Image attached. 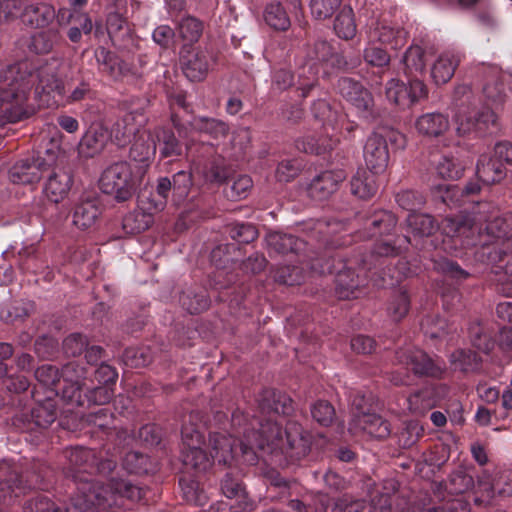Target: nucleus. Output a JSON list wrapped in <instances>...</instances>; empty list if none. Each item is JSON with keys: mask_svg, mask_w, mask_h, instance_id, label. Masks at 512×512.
Masks as SVG:
<instances>
[{"mask_svg": "<svg viewBox=\"0 0 512 512\" xmlns=\"http://www.w3.org/2000/svg\"><path fill=\"white\" fill-rule=\"evenodd\" d=\"M50 148L35 159L21 160L15 163L10 171L9 178L16 184H32L42 179L45 167L49 165Z\"/></svg>", "mask_w": 512, "mask_h": 512, "instance_id": "nucleus-7", "label": "nucleus"}, {"mask_svg": "<svg viewBox=\"0 0 512 512\" xmlns=\"http://www.w3.org/2000/svg\"><path fill=\"white\" fill-rule=\"evenodd\" d=\"M409 409L416 413H424L436 405V399L431 389H424L408 398Z\"/></svg>", "mask_w": 512, "mask_h": 512, "instance_id": "nucleus-45", "label": "nucleus"}, {"mask_svg": "<svg viewBox=\"0 0 512 512\" xmlns=\"http://www.w3.org/2000/svg\"><path fill=\"white\" fill-rule=\"evenodd\" d=\"M171 187L172 183L168 178H160L156 186V194L158 195L159 199L157 201L152 200L149 202L148 209H153L154 211L162 210L166 205V199L168 197L169 191L171 190Z\"/></svg>", "mask_w": 512, "mask_h": 512, "instance_id": "nucleus-57", "label": "nucleus"}, {"mask_svg": "<svg viewBox=\"0 0 512 512\" xmlns=\"http://www.w3.org/2000/svg\"><path fill=\"white\" fill-rule=\"evenodd\" d=\"M409 309V298L406 292L397 293L389 304L388 311L394 320L403 318Z\"/></svg>", "mask_w": 512, "mask_h": 512, "instance_id": "nucleus-53", "label": "nucleus"}, {"mask_svg": "<svg viewBox=\"0 0 512 512\" xmlns=\"http://www.w3.org/2000/svg\"><path fill=\"white\" fill-rule=\"evenodd\" d=\"M370 43L379 42L393 49L402 47L406 41V33L400 28H395L387 23H377L368 32Z\"/></svg>", "mask_w": 512, "mask_h": 512, "instance_id": "nucleus-19", "label": "nucleus"}, {"mask_svg": "<svg viewBox=\"0 0 512 512\" xmlns=\"http://www.w3.org/2000/svg\"><path fill=\"white\" fill-rule=\"evenodd\" d=\"M68 459L71 465L79 468L84 465L92 466L95 464V456L93 451L83 447L71 449L68 455Z\"/></svg>", "mask_w": 512, "mask_h": 512, "instance_id": "nucleus-56", "label": "nucleus"}, {"mask_svg": "<svg viewBox=\"0 0 512 512\" xmlns=\"http://www.w3.org/2000/svg\"><path fill=\"white\" fill-rule=\"evenodd\" d=\"M338 88L340 94L355 107L358 113L365 114L373 106L372 95L358 82L350 78H342L339 80Z\"/></svg>", "mask_w": 512, "mask_h": 512, "instance_id": "nucleus-14", "label": "nucleus"}, {"mask_svg": "<svg viewBox=\"0 0 512 512\" xmlns=\"http://www.w3.org/2000/svg\"><path fill=\"white\" fill-rule=\"evenodd\" d=\"M155 142L159 143V151L161 158H170L180 156L182 147L170 130L156 128L154 130Z\"/></svg>", "mask_w": 512, "mask_h": 512, "instance_id": "nucleus-30", "label": "nucleus"}, {"mask_svg": "<svg viewBox=\"0 0 512 512\" xmlns=\"http://www.w3.org/2000/svg\"><path fill=\"white\" fill-rule=\"evenodd\" d=\"M336 282V292L340 298L356 297L355 290L360 286V281L352 269L348 268L339 272Z\"/></svg>", "mask_w": 512, "mask_h": 512, "instance_id": "nucleus-36", "label": "nucleus"}, {"mask_svg": "<svg viewBox=\"0 0 512 512\" xmlns=\"http://www.w3.org/2000/svg\"><path fill=\"white\" fill-rule=\"evenodd\" d=\"M397 358L401 364L410 367L415 374L439 377L444 371L443 363L434 361L419 349L401 352Z\"/></svg>", "mask_w": 512, "mask_h": 512, "instance_id": "nucleus-11", "label": "nucleus"}, {"mask_svg": "<svg viewBox=\"0 0 512 512\" xmlns=\"http://www.w3.org/2000/svg\"><path fill=\"white\" fill-rule=\"evenodd\" d=\"M450 362L453 369L467 372L477 367L478 359L471 350L460 349L451 355Z\"/></svg>", "mask_w": 512, "mask_h": 512, "instance_id": "nucleus-46", "label": "nucleus"}, {"mask_svg": "<svg viewBox=\"0 0 512 512\" xmlns=\"http://www.w3.org/2000/svg\"><path fill=\"white\" fill-rule=\"evenodd\" d=\"M364 58L369 64L378 67L387 65L390 60L389 55L384 49L376 46L375 43H370L369 41L364 52Z\"/></svg>", "mask_w": 512, "mask_h": 512, "instance_id": "nucleus-55", "label": "nucleus"}, {"mask_svg": "<svg viewBox=\"0 0 512 512\" xmlns=\"http://www.w3.org/2000/svg\"><path fill=\"white\" fill-rule=\"evenodd\" d=\"M331 53L330 45L325 41L315 44L313 55L309 54V59L299 68L297 89L301 90L302 97H306L317 82L319 66L322 62L328 61Z\"/></svg>", "mask_w": 512, "mask_h": 512, "instance_id": "nucleus-6", "label": "nucleus"}, {"mask_svg": "<svg viewBox=\"0 0 512 512\" xmlns=\"http://www.w3.org/2000/svg\"><path fill=\"white\" fill-rule=\"evenodd\" d=\"M38 75L29 72L26 63L5 65L0 62V126L21 121L35 111L27 104Z\"/></svg>", "mask_w": 512, "mask_h": 512, "instance_id": "nucleus-1", "label": "nucleus"}, {"mask_svg": "<svg viewBox=\"0 0 512 512\" xmlns=\"http://www.w3.org/2000/svg\"><path fill=\"white\" fill-rule=\"evenodd\" d=\"M286 439L283 438L281 427L267 420L260 424L259 431L246 432L244 439L240 443V453L244 463L253 465L257 462V450L270 454L288 453L289 450L294 451L292 455L300 457L304 456L309 450V441L300 431V427L292 424L285 430Z\"/></svg>", "mask_w": 512, "mask_h": 512, "instance_id": "nucleus-2", "label": "nucleus"}, {"mask_svg": "<svg viewBox=\"0 0 512 512\" xmlns=\"http://www.w3.org/2000/svg\"><path fill=\"white\" fill-rule=\"evenodd\" d=\"M363 154L366 166L372 173H383L389 162L386 137L377 132L371 134L365 143Z\"/></svg>", "mask_w": 512, "mask_h": 512, "instance_id": "nucleus-10", "label": "nucleus"}, {"mask_svg": "<svg viewBox=\"0 0 512 512\" xmlns=\"http://www.w3.org/2000/svg\"><path fill=\"white\" fill-rule=\"evenodd\" d=\"M22 21L32 27L41 28L49 25L55 18L56 13L52 5L44 2L28 4L21 7L19 15Z\"/></svg>", "mask_w": 512, "mask_h": 512, "instance_id": "nucleus-20", "label": "nucleus"}, {"mask_svg": "<svg viewBox=\"0 0 512 512\" xmlns=\"http://www.w3.org/2000/svg\"><path fill=\"white\" fill-rule=\"evenodd\" d=\"M96 60L102 72L107 73L112 77H117L120 67L118 59L111 52L105 48H100L96 51Z\"/></svg>", "mask_w": 512, "mask_h": 512, "instance_id": "nucleus-49", "label": "nucleus"}, {"mask_svg": "<svg viewBox=\"0 0 512 512\" xmlns=\"http://www.w3.org/2000/svg\"><path fill=\"white\" fill-rule=\"evenodd\" d=\"M18 482V475L11 473L9 478L0 482V504L9 505L15 501L16 498L24 494L25 487Z\"/></svg>", "mask_w": 512, "mask_h": 512, "instance_id": "nucleus-39", "label": "nucleus"}, {"mask_svg": "<svg viewBox=\"0 0 512 512\" xmlns=\"http://www.w3.org/2000/svg\"><path fill=\"white\" fill-rule=\"evenodd\" d=\"M193 131L205 133L213 139L224 138L228 133V126L225 122L214 118L196 117L191 122Z\"/></svg>", "mask_w": 512, "mask_h": 512, "instance_id": "nucleus-31", "label": "nucleus"}, {"mask_svg": "<svg viewBox=\"0 0 512 512\" xmlns=\"http://www.w3.org/2000/svg\"><path fill=\"white\" fill-rule=\"evenodd\" d=\"M482 225L478 223L476 216L466 215L457 218L445 219L442 230L449 237H459L464 245L485 244L477 241L476 234H480Z\"/></svg>", "mask_w": 512, "mask_h": 512, "instance_id": "nucleus-9", "label": "nucleus"}, {"mask_svg": "<svg viewBox=\"0 0 512 512\" xmlns=\"http://www.w3.org/2000/svg\"><path fill=\"white\" fill-rule=\"evenodd\" d=\"M266 244L270 253H300L304 250L306 243L290 234L271 232L266 236Z\"/></svg>", "mask_w": 512, "mask_h": 512, "instance_id": "nucleus-22", "label": "nucleus"}, {"mask_svg": "<svg viewBox=\"0 0 512 512\" xmlns=\"http://www.w3.org/2000/svg\"><path fill=\"white\" fill-rule=\"evenodd\" d=\"M99 215L100 209L95 201H82L73 211L72 222L78 229L86 230L96 223Z\"/></svg>", "mask_w": 512, "mask_h": 512, "instance_id": "nucleus-26", "label": "nucleus"}, {"mask_svg": "<svg viewBox=\"0 0 512 512\" xmlns=\"http://www.w3.org/2000/svg\"><path fill=\"white\" fill-rule=\"evenodd\" d=\"M31 418L36 426L47 428L56 419L54 401L48 397L45 401L38 403L31 411Z\"/></svg>", "mask_w": 512, "mask_h": 512, "instance_id": "nucleus-35", "label": "nucleus"}, {"mask_svg": "<svg viewBox=\"0 0 512 512\" xmlns=\"http://www.w3.org/2000/svg\"><path fill=\"white\" fill-rule=\"evenodd\" d=\"M83 374V368L76 367L73 364L66 365L62 370V377L66 383L62 390V398L71 406L84 404L81 398L82 385L80 383Z\"/></svg>", "mask_w": 512, "mask_h": 512, "instance_id": "nucleus-18", "label": "nucleus"}, {"mask_svg": "<svg viewBox=\"0 0 512 512\" xmlns=\"http://www.w3.org/2000/svg\"><path fill=\"white\" fill-rule=\"evenodd\" d=\"M299 150L305 153L321 154L332 149V141L325 137H316L315 135L305 136L296 142Z\"/></svg>", "mask_w": 512, "mask_h": 512, "instance_id": "nucleus-40", "label": "nucleus"}, {"mask_svg": "<svg viewBox=\"0 0 512 512\" xmlns=\"http://www.w3.org/2000/svg\"><path fill=\"white\" fill-rule=\"evenodd\" d=\"M41 88L42 93L50 96L52 95L53 102L52 104H59L61 101L64 100L66 96V90L64 85L56 79L54 76H51V78L47 79L46 81L43 78H40L39 80V86L36 88V93H39L38 90ZM43 104L49 106L51 105L50 101L47 100H41Z\"/></svg>", "mask_w": 512, "mask_h": 512, "instance_id": "nucleus-38", "label": "nucleus"}, {"mask_svg": "<svg viewBox=\"0 0 512 512\" xmlns=\"http://www.w3.org/2000/svg\"><path fill=\"white\" fill-rule=\"evenodd\" d=\"M182 461L185 466L198 471H204L211 465V461L201 449V445L183 448Z\"/></svg>", "mask_w": 512, "mask_h": 512, "instance_id": "nucleus-37", "label": "nucleus"}, {"mask_svg": "<svg viewBox=\"0 0 512 512\" xmlns=\"http://www.w3.org/2000/svg\"><path fill=\"white\" fill-rule=\"evenodd\" d=\"M21 3L18 0L0 1V23L10 22L19 17Z\"/></svg>", "mask_w": 512, "mask_h": 512, "instance_id": "nucleus-59", "label": "nucleus"}, {"mask_svg": "<svg viewBox=\"0 0 512 512\" xmlns=\"http://www.w3.org/2000/svg\"><path fill=\"white\" fill-rule=\"evenodd\" d=\"M181 64L184 74L191 81L204 79L208 72V58L204 51L196 49L183 50Z\"/></svg>", "mask_w": 512, "mask_h": 512, "instance_id": "nucleus-17", "label": "nucleus"}, {"mask_svg": "<svg viewBox=\"0 0 512 512\" xmlns=\"http://www.w3.org/2000/svg\"><path fill=\"white\" fill-rule=\"evenodd\" d=\"M192 185L191 174L187 171H179L173 176V190L179 198H185L188 195Z\"/></svg>", "mask_w": 512, "mask_h": 512, "instance_id": "nucleus-58", "label": "nucleus"}, {"mask_svg": "<svg viewBox=\"0 0 512 512\" xmlns=\"http://www.w3.org/2000/svg\"><path fill=\"white\" fill-rule=\"evenodd\" d=\"M105 134L97 129H89L82 137L78 150L83 157H93L98 154L105 145Z\"/></svg>", "mask_w": 512, "mask_h": 512, "instance_id": "nucleus-32", "label": "nucleus"}, {"mask_svg": "<svg viewBox=\"0 0 512 512\" xmlns=\"http://www.w3.org/2000/svg\"><path fill=\"white\" fill-rule=\"evenodd\" d=\"M35 377L43 386L50 388L51 393L57 394L56 386L60 383V376L55 367L42 365L35 371Z\"/></svg>", "mask_w": 512, "mask_h": 512, "instance_id": "nucleus-48", "label": "nucleus"}, {"mask_svg": "<svg viewBox=\"0 0 512 512\" xmlns=\"http://www.w3.org/2000/svg\"><path fill=\"white\" fill-rule=\"evenodd\" d=\"M153 209L138 208L123 218L122 227L127 234H137L148 229L154 222Z\"/></svg>", "mask_w": 512, "mask_h": 512, "instance_id": "nucleus-24", "label": "nucleus"}, {"mask_svg": "<svg viewBox=\"0 0 512 512\" xmlns=\"http://www.w3.org/2000/svg\"><path fill=\"white\" fill-rule=\"evenodd\" d=\"M146 175V165H133L121 161L108 166L99 179L101 190L119 201L129 199L141 185Z\"/></svg>", "mask_w": 512, "mask_h": 512, "instance_id": "nucleus-4", "label": "nucleus"}, {"mask_svg": "<svg viewBox=\"0 0 512 512\" xmlns=\"http://www.w3.org/2000/svg\"><path fill=\"white\" fill-rule=\"evenodd\" d=\"M407 225L415 237L429 236L437 227L430 215L417 212L409 213Z\"/></svg>", "mask_w": 512, "mask_h": 512, "instance_id": "nucleus-34", "label": "nucleus"}, {"mask_svg": "<svg viewBox=\"0 0 512 512\" xmlns=\"http://www.w3.org/2000/svg\"><path fill=\"white\" fill-rule=\"evenodd\" d=\"M486 99L493 105V108L482 106L478 109L469 111L461 107L455 115L457 131L460 135L469 133H482L497 120L496 111L506 100L505 87L498 78L488 81L483 88Z\"/></svg>", "mask_w": 512, "mask_h": 512, "instance_id": "nucleus-3", "label": "nucleus"}, {"mask_svg": "<svg viewBox=\"0 0 512 512\" xmlns=\"http://www.w3.org/2000/svg\"><path fill=\"white\" fill-rule=\"evenodd\" d=\"M345 178L346 174L341 169L322 172L308 185V194L312 199L324 200L338 189Z\"/></svg>", "mask_w": 512, "mask_h": 512, "instance_id": "nucleus-13", "label": "nucleus"}, {"mask_svg": "<svg viewBox=\"0 0 512 512\" xmlns=\"http://www.w3.org/2000/svg\"><path fill=\"white\" fill-rule=\"evenodd\" d=\"M478 178L485 184H493L505 176V170L501 163H496L494 158L482 155L477 163L476 170Z\"/></svg>", "mask_w": 512, "mask_h": 512, "instance_id": "nucleus-28", "label": "nucleus"}, {"mask_svg": "<svg viewBox=\"0 0 512 512\" xmlns=\"http://www.w3.org/2000/svg\"><path fill=\"white\" fill-rule=\"evenodd\" d=\"M386 95L389 101L402 107L411 105L408 84L392 79L386 87Z\"/></svg>", "mask_w": 512, "mask_h": 512, "instance_id": "nucleus-42", "label": "nucleus"}, {"mask_svg": "<svg viewBox=\"0 0 512 512\" xmlns=\"http://www.w3.org/2000/svg\"><path fill=\"white\" fill-rule=\"evenodd\" d=\"M312 417L321 425H329L334 417L335 411L330 403L319 401L312 406Z\"/></svg>", "mask_w": 512, "mask_h": 512, "instance_id": "nucleus-54", "label": "nucleus"}, {"mask_svg": "<svg viewBox=\"0 0 512 512\" xmlns=\"http://www.w3.org/2000/svg\"><path fill=\"white\" fill-rule=\"evenodd\" d=\"M377 191L374 173L359 169L351 180V192L362 199L373 196Z\"/></svg>", "mask_w": 512, "mask_h": 512, "instance_id": "nucleus-27", "label": "nucleus"}, {"mask_svg": "<svg viewBox=\"0 0 512 512\" xmlns=\"http://www.w3.org/2000/svg\"><path fill=\"white\" fill-rule=\"evenodd\" d=\"M437 174L444 179H458L464 167L453 156H441L436 163Z\"/></svg>", "mask_w": 512, "mask_h": 512, "instance_id": "nucleus-44", "label": "nucleus"}, {"mask_svg": "<svg viewBox=\"0 0 512 512\" xmlns=\"http://www.w3.org/2000/svg\"><path fill=\"white\" fill-rule=\"evenodd\" d=\"M396 201L402 209L410 213L417 212L425 202L421 193L412 190L399 192L396 196Z\"/></svg>", "mask_w": 512, "mask_h": 512, "instance_id": "nucleus-47", "label": "nucleus"}, {"mask_svg": "<svg viewBox=\"0 0 512 512\" xmlns=\"http://www.w3.org/2000/svg\"><path fill=\"white\" fill-rule=\"evenodd\" d=\"M263 17L266 24L275 30L285 31L291 25L290 18L280 3L268 4Z\"/></svg>", "mask_w": 512, "mask_h": 512, "instance_id": "nucleus-33", "label": "nucleus"}, {"mask_svg": "<svg viewBox=\"0 0 512 512\" xmlns=\"http://www.w3.org/2000/svg\"><path fill=\"white\" fill-rule=\"evenodd\" d=\"M145 121L142 113L128 112L113 125L112 136L117 141L118 145H126L132 142V138L136 136L141 130Z\"/></svg>", "mask_w": 512, "mask_h": 512, "instance_id": "nucleus-16", "label": "nucleus"}, {"mask_svg": "<svg viewBox=\"0 0 512 512\" xmlns=\"http://www.w3.org/2000/svg\"><path fill=\"white\" fill-rule=\"evenodd\" d=\"M113 394L114 392L109 385H103L89 391L87 399L89 403L103 405L112 399Z\"/></svg>", "mask_w": 512, "mask_h": 512, "instance_id": "nucleus-63", "label": "nucleus"}, {"mask_svg": "<svg viewBox=\"0 0 512 512\" xmlns=\"http://www.w3.org/2000/svg\"><path fill=\"white\" fill-rule=\"evenodd\" d=\"M87 341L81 334H71L64 340L65 352L71 356L80 355L86 350Z\"/></svg>", "mask_w": 512, "mask_h": 512, "instance_id": "nucleus-62", "label": "nucleus"}, {"mask_svg": "<svg viewBox=\"0 0 512 512\" xmlns=\"http://www.w3.org/2000/svg\"><path fill=\"white\" fill-rule=\"evenodd\" d=\"M24 512H59V508L46 496H37L29 501Z\"/></svg>", "mask_w": 512, "mask_h": 512, "instance_id": "nucleus-60", "label": "nucleus"}, {"mask_svg": "<svg viewBox=\"0 0 512 512\" xmlns=\"http://www.w3.org/2000/svg\"><path fill=\"white\" fill-rule=\"evenodd\" d=\"M349 431L354 435H367L371 438L384 439L390 435V424L376 413L358 412L353 415Z\"/></svg>", "mask_w": 512, "mask_h": 512, "instance_id": "nucleus-8", "label": "nucleus"}, {"mask_svg": "<svg viewBox=\"0 0 512 512\" xmlns=\"http://www.w3.org/2000/svg\"><path fill=\"white\" fill-rule=\"evenodd\" d=\"M259 406L263 411L286 415L292 411V399L285 393L267 389L259 399Z\"/></svg>", "mask_w": 512, "mask_h": 512, "instance_id": "nucleus-23", "label": "nucleus"}, {"mask_svg": "<svg viewBox=\"0 0 512 512\" xmlns=\"http://www.w3.org/2000/svg\"><path fill=\"white\" fill-rule=\"evenodd\" d=\"M340 3L341 0H311V13L318 19H325L334 13Z\"/></svg>", "mask_w": 512, "mask_h": 512, "instance_id": "nucleus-52", "label": "nucleus"}, {"mask_svg": "<svg viewBox=\"0 0 512 512\" xmlns=\"http://www.w3.org/2000/svg\"><path fill=\"white\" fill-rule=\"evenodd\" d=\"M221 489L227 498L235 500L237 510L242 511L252 508V503L250 502L245 489L229 474L225 476Z\"/></svg>", "mask_w": 512, "mask_h": 512, "instance_id": "nucleus-29", "label": "nucleus"}, {"mask_svg": "<svg viewBox=\"0 0 512 512\" xmlns=\"http://www.w3.org/2000/svg\"><path fill=\"white\" fill-rule=\"evenodd\" d=\"M336 34L343 39H351L356 34V25L351 9H343L336 17L334 23Z\"/></svg>", "mask_w": 512, "mask_h": 512, "instance_id": "nucleus-41", "label": "nucleus"}, {"mask_svg": "<svg viewBox=\"0 0 512 512\" xmlns=\"http://www.w3.org/2000/svg\"><path fill=\"white\" fill-rule=\"evenodd\" d=\"M404 62L408 68L423 71L427 62L426 52L420 46H411L405 53Z\"/></svg>", "mask_w": 512, "mask_h": 512, "instance_id": "nucleus-50", "label": "nucleus"}, {"mask_svg": "<svg viewBox=\"0 0 512 512\" xmlns=\"http://www.w3.org/2000/svg\"><path fill=\"white\" fill-rule=\"evenodd\" d=\"M130 157L133 165H146V171L149 167V161L156 152V143L154 131L141 130L132 138Z\"/></svg>", "mask_w": 512, "mask_h": 512, "instance_id": "nucleus-15", "label": "nucleus"}, {"mask_svg": "<svg viewBox=\"0 0 512 512\" xmlns=\"http://www.w3.org/2000/svg\"><path fill=\"white\" fill-rule=\"evenodd\" d=\"M460 58L452 52L441 54L431 69V76L436 84H444L448 82L454 75L456 66L459 64Z\"/></svg>", "mask_w": 512, "mask_h": 512, "instance_id": "nucleus-25", "label": "nucleus"}, {"mask_svg": "<svg viewBox=\"0 0 512 512\" xmlns=\"http://www.w3.org/2000/svg\"><path fill=\"white\" fill-rule=\"evenodd\" d=\"M251 187V178L247 175H241L233 181L226 195L231 200H240L248 195Z\"/></svg>", "mask_w": 512, "mask_h": 512, "instance_id": "nucleus-51", "label": "nucleus"}, {"mask_svg": "<svg viewBox=\"0 0 512 512\" xmlns=\"http://www.w3.org/2000/svg\"><path fill=\"white\" fill-rule=\"evenodd\" d=\"M414 128L418 135L436 139L450 130V119L447 114L439 111L426 112L416 118Z\"/></svg>", "mask_w": 512, "mask_h": 512, "instance_id": "nucleus-12", "label": "nucleus"}, {"mask_svg": "<svg viewBox=\"0 0 512 512\" xmlns=\"http://www.w3.org/2000/svg\"><path fill=\"white\" fill-rule=\"evenodd\" d=\"M147 457L138 452H129L124 458V467L131 473L146 472Z\"/></svg>", "mask_w": 512, "mask_h": 512, "instance_id": "nucleus-61", "label": "nucleus"}, {"mask_svg": "<svg viewBox=\"0 0 512 512\" xmlns=\"http://www.w3.org/2000/svg\"><path fill=\"white\" fill-rule=\"evenodd\" d=\"M203 31V24L196 18L184 17L178 25L179 36L188 43L198 41Z\"/></svg>", "mask_w": 512, "mask_h": 512, "instance_id": "nucleus-43", "label": "nucleus"}, {"mask_svg": "<svg viewBox=\"0 0 512 512\" xmlns=\"http://www.w3.org/2000/svg\"><path fill=\"white\" fill-rule=\"evenodd\" d=\"M49 165L45 167L42 179V194L51 203L58 204L67 198L73 186V175L64 164L60 148H50Z\"/></svg>", "mask_w": 512, "mask_h": 512, "instance_id": "nucleus-5", "label": "nucleus"}, {"mask_svg": "<svg viewBox=\"0 0 512 512\" xmlns=\"http://www.w3.org/2000/svg\"><path fill=\"white\" fill-rule=\"evenodd\" d=\"M488 156L494 158L496 163H501L505 170V165L512 161V146L506 142L497 143L492 154Z\"/></svg>", "mask_w": 512, "mask_h": 512, "instance_id": "nucleus-64", "label": "nucleus"}, {"mask_svg": "<svg viewBox=\"0 0 512 512\" xmlns=\"http://www.w3.org/2000/svg\"><path fill=\"white\" fill-rule=\"evenodd\" d=\"M211 456L218 463L231 465L237 456L235 441L231 436L214 433L210 436Z\"/></svg>", "mask_w": 512, "mask_h": 512, "instance_id": "nucleus-21", "label": "nucleus"}]
</instances>
